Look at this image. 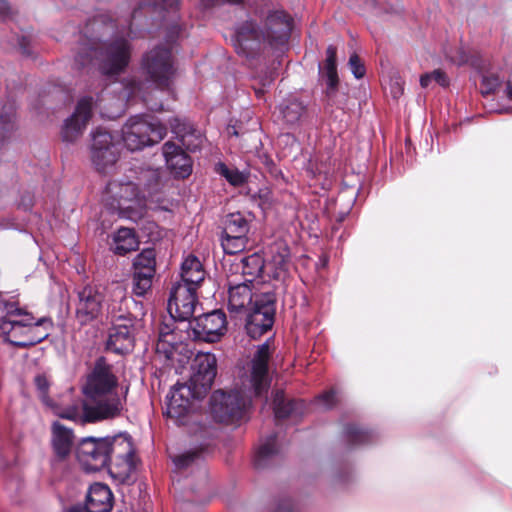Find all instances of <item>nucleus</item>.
I'll return each instance as SVG.
<instances>
[{
	"label": "nucleus",
	"instance_id": "f257e3e1",
	"mask_svg": "<svg viewBox=\"0 0 512 512\" xmlns=\"http://www.w3.org/2000/svg\"><path fill=\"white\" fill-rule=\"evenodd\" d=\"M293 19L283 10L268 11L263 27L253 21H246L236 27L233 44L238 54L254 57L260 52L282 50L288 44Z\"/></svg>",
	"mask_w": 512,
	"mask_h": 512
},
{
	"label": "nucleus",
	"instance_id": "f03ea898",
	"mask_svg": "<svg viewBox=\"0 0 512 512\" xmlns=\"http://www.w3.org/2000/svg\"><path fill=\"white\" fill-rule=\"evenodd\" d=\"M52 322L34 316L14 303L6 305V315L0 319V336L7 342L18 347L33 346L49 335Z\"/></svg>",
	"mask_w": 512,
	"mask_h": 512
},
{
	"label": "nucleus",
	"instance_id": "7ed1b4c3",
	"mask_svg": "<svg viewBox=\"0 0 512 512\" xmlns=\"http://www.w3.org/2000/svg\"><path fill=\"white\" fill-rule=\"evenodd\" d=\"M216 376L191 371L187 383L176 384L168 397L166 414L176 424L189 426L198 422L193 399H200L211 389Z\"/></svg>",
	"mask_w": 512,
	"mask_h": 512
},
{
	"label": "nucleus",
	"instance_id": "20e7f679",
	"mask_svg": "<svg viewBox=\"0 0 512 512\" xmlns=\"http://www.w3.org/2000/svg\"><path fill=\"white\" fill-rule=\"evenodd\" d=\"M147 196H151L150 191L147 194L140 193L137 185L132 182L113 181L106 187L104 201L120 217L137 221L145 213Z\"/></svg>",
	"mask_w": 512,
	"mask_h": 512
},
{
	"label": "nucleus",
	"instance_id": "39448f33",
	"mask_svg": "<svg viewBox=\"0 0 512 512\" xmlns=\"http://www.w3.org/2000/svg\"><path fill=\"white\" fill-rule=\"evenodd\" d=\"M166 132V127L158 120L134 116L123 126L122 138L127 149L137 151L160 142Z\"/></svg>",
	"mask_w": 512,
	"mask_h": 512
},
{
	"label": "nucleus",
	"instance_id": "423d86ee",
	"mask_svg": "<svg viewBox=\"0 0 512 512\" xmlns=\"http://www.w3.org/2000/svg\"><path fill=\"white\" fill-rule=\"evenodd\" d=\"M132 47L127 39L116 38L91 53V60H98V67L107 76L119 75L128 67Z\"/></svg>",
	"mask_w": 512,
	"mask_h": 512
},
{
	"label": "nucleus",
	"instance_id": "0eeeda50",
	"mask_svg": "<svg viewBox=\"0 0 512 512\" xmlns=\"http://www.w3.org/2000/svg\"><path fill=\"white\" fill-rule=\"evenodd\" d=\"M114 28V23L106 15H99L86 23L83 29L84 40L75 56V62L79 67L91 62L92 51L105 44V38L114 32Z\"/></svg>",
	"mask_w": 512,
	"mask_h": 512
},
{
	"label": "nucleus",
	"instance_id": "6e6552de",
	"mask_svg": "<svg viewBox=\"0 0 512 512\" xmlns=\"http://www.w3.org/2000/svg\"><path fill=\"white\" fill-rule=\"evenodd\" d=\"M142 69L157 87L168 88L175 75L170 49L155 47L148 51L143 56Z\"/></svg>",
	"mask_w": 512,
	"mask_h": 512
},
{
	"label": "nucleus",
	"instance_id": "1a4fd4ad",
	"mask_svg": "<svg viewBox=\"0 0 512 512\" xmlns=\"http://www.w3.org/2000/svg\"><path fill=\"white\" fill-rule=\"evenodd\" d=\"M90 150L92 163L100 172L113 167L119 158L118 140L106 130L92 132Z\"/></svg>",
	"mask_w": 512,
	"mask_h": 512
},
{
	"label": "nucleus",
	"instance_id": "9d476101",
	"mask_svg": "<svg viewBox=\"0 0 512 512\" xmlns=\"http://www.w3.org/2000/svg\"><path fill=\"white\" fill-rule=\"evenodd\" d=\"M223 329L224 313L214 310L190 320L187 333L193 340L214 343L221 339Z\"/></svg>",
	"mask_w": 512,
	"mask_h": 512
},
{
	"label": "nucleus",
	"instance_id": "9b49d317",
	"mask_svg": "<svg viewBox=\"0 0 512 512\" xmlns=\"http://www.w3.org/2000/svg\"><path fill=\"white\" fill-rule=\"evenodd\" d=\"M117 383V377L112 371V366L107 363L105 358L100 357L96 360L93 370L87 377L83 392L91 399L96 400L102 395L114 393Z\"/></svg>",
	"mask_w": 512,
	"mask_h": 512
},
{
	"label": "nucleus",
	"instance_id": "f8f14e48",
	"mask_svg": "<svg viewBox=\"0 0 512 512\" xmlns=\"http://www.w3.org/2000/svg\"><path fill=\"white\" fill-rule=\"evenodd\" d=\"M107 440L87 437L77 447V458L86 471H99L109 465Z\"/></svg>",
	"mask_w": 512,
	"mask_h": 512
},
{
	"label": "nucleus",
	"instance_id": "ddd939ff",
	"mask_svg": "<svg viewBox=\"0 0 512 512\" xmlns=\"http://www.w3.org/2000/svg\"><path fill=\"white\" fill-rule=\"evenodd\" d=\"M275 307L269 297L256 298L246 316L247 334L256 339L270 330L274 323Z\"/></svg>",
	"mask_w": 512,
	"mask_h": 512
},
{
	"label": "nucleus",
	"instance_id": "4468645a",
	"mask_svg": "<svg viewBox=\"0 0 512 512\" xmlns=\"http://www.w3.org/2000/svg\"><path fill=\"white\" fill-rule=\"evenodd\" d=\"M107 298L106 288L87 285L78 292L76 318L81 324H87L98 318Z\"/></svg>",
	"mask_w": 512,
	"mask_h": 512
},
{
	"label": "nucleus",
	"instance_id": "2eb2a0df",
	"mask_svg": "<svg viewBox=\"0 0 512 512\" xmlns=\"http://www.w3.org/2000/svg\"><path fill=\"white\" fill-rule=\"evenodd\" d=\"M156 273V253L154 249H144L133 261V293L144 296L152 287Z\"/></svg>",
	"mask_w": 512,
	"mask_h": 512
},
{
	"label": "nucleus",
	"instance_id": "dca6fc26",
	"mask_svg": "<svg viewBox=\"0 0 512 512\" xmlns=\"http://www.w3.org/2000/svg\"><path fill=\"white\" fill-rule=\"evenodd\" d=\"M197 289L179 282L173 285L167 306L174 319L184 321L192 317L197 303Z\"/></svg>",
	"mask_w": 512,
	"mask_h": 512
},
{
	"label": "nucleus",
	"instance_id": "f3484780",
	"mask_svg": "<svg viewBox=\"0 0 512 512\" xmlns=\"http://www.w3.org/2000/svg\"><path fill=\"white\" fill-rule=\"evenodd\" d=\"M106 294L107 314L111 324H119L118 319L126 324L141 322L128 311L129 298L126 295V288L121 283L115 282L107 286Z\"/></svg>",
	"mask_w": 512,
	"mask_h": 512
},
{
	"label": "nucleus",
	"instance_id": "a211bd4d",
	"mask_svg": "<svg viewBox=\"0 0 512 512\" xmlns=\"http://www.w3.org/2000/svg\"><path fill=\"white\" fill-rule=\"evenodd\" d=\"M337 49L333 45H329L326 49V59L323 66L319 65L321 77L326 81V96L330 104L335 105L339 109L346 106L347 96L342 93L338 94V74L336 65Z\"/></svg>",
	"mask_w": 512,
	"mask_h": 512
},
{
	"label": "nucleus",
	"instance_id": "6ab92c4d",
	"mask_svg": "<svg viewBox=\"0 0 512 512\" xmlns=\"http://www.w3.org/2000/svg\"><path fill=\"white\" fill-rule=\"evenodd\" d=\"M122 322L123 320L118 319L119 324H111L107 340V349L118 354H124L133 349L135 336L142 327V322L130 324Z\"/></svg>",
	"mask_w": 512,
	"mask_h": 512
},
{
	"label": "nucleus",
	"instance_id": "aec40b11",
	"mask_svg": "<svg viewBox=\"0 0 512 512\" xmlns=\"http://www.w3.org/2000/svg\"><path fill=\"white\" fill-rule=\"evenodd\" d=\"M92 107V97H84L79 100L75 112L64 123L62 129V138L64 141L73 142L82 135L91 118Z\"/></svg>",
	"mask_w": 512,
	"mask_h": 512
},
{
	"label": "nucleus",
	"instance_id": "412c9836",
	"mask_svg": "<svg viewBox=\"0 0 512 512\" xmlns=\"http://www.w3.org/2000/svg\"><path fill=\"white\" fill-rule=\"evenodd\" d=\"M95 401V405L84 407L83 420L85 422L115 418L120 415L123 409L121 399L116 393L102 395Z\"/></svg>",
	"mask_w": 512,
	"mask_h": 512
},
{
	"label": "nucleus",
	"instance_id": "4be33fe9",
	"mask_svg": "<svg viewBox=\"0 0 512 512\" xmlns=\"http://www.w3.org/2000/svg\"><path fill=\"white\" fill-rule=\"evenodd\" d=\"M270 359V346L266 341L261 344L253 359L251 370V384L256 395H260L269 387L268 362Z\"/></svg>",
	"mask_w": 512,
	"mask_h": 512
},
{
	"label": "nucleus",
	"instance_id": "5701e85b",
	"mask_svg": "<svg viewBox=\"0 0 512 512\" xmlns=\"http://www.w3.org/2000/svg\"><path fill=\"white\" fill-rule=\"evenodd\" d=\"M250 404V398L242 390L235 389L226 393V427H238L245 422Z\"/></svg>",
	"mask_w": 512,
	"mask_h": 512
},
{
	"label": "nucleus",
	"instance_id": "b1692460",
	"mask_svg": "<svg viewBox=\"0 0 512 512\" xmlns=\"http://www.w3.org/2000/svg\"><path fill=\"white\" fill-rule=\"evenodd\" d=\"M112 502L113 496L109 487L102 483H95L89 488L85 507H73L68 512H109Z\"/></svg>",
	"mask_w": 512,
	"mask_h": 512
},
{
	"label": "nucleus",
	"instance_id": "393cba45",
	"mask_svg": "<svg viewBox=\"0 0 512 512\" xmlns=\"http://www.w3.org/2000/svg\"><path fill=\"white\" fill-rule=\"evenodd\" d=\"M162 150L166 165L171 173L179 178H186L191 174V159L180 146L168 141L163 145Z\"/></svg>",
	"mask_w": 512,
	"mask_h": 512
},
{
	"label": "nucleus",
	"instance_id": "a878e982",
	"mask_svg": "<svg viewBox=\"0 0 512 512\" xmlns=\"http://www.w3.org/2000/svg\"><path fill=\"white\" fill-rule=\"evenodd\" d=\"M108 446L109 464L112 462L125 463L129 468L133 456V446L127 434H118L113 437H105Z\"/></svg>",
	"mask_w": 512,
	"mask_h": 512
},
{
	"label": "nucleus",
	"instance_id": "bb28decb",
	"mask_svg": "<svg viewBox=\"0 0 512 512\" xmlns=\"http://www.w3.org/2000/svg\"><path fill=\"white\" fill-rule=\"evenodd\" d=\"M251 283V281L238 284L228 283V309L230 313H246V305L252 302V291L249 285Z\"/></svg>",
	"mask_w": 512,
	"mask_h": 512
},
{
	"label": "nucleus",
	"instance_id": "cd10ccee",
	"mask_svg": "<svg viewBox=\"0 0 512 512\" xmlns=\"http://www.w3.org/2000/svg\"><path fill=\"white\" fill-rule=\"evenodd\" d=\"M74 435L71 429L65 427L59 422L52 425V447L55 455L60 459H65L71 452Z\"/></svg>",
	"mask_w": 512,
	"mask_h": 512
},
{
	"label": "nucleus",
	"instance_id": "c85d7f7f",
	"mask_svg": "<svg viewBox=\"0 0 512 512\" xmlns=\"http://www.w3.org/2000/svg\"><path fill=\"white\" fill-rule=\"evenodd\" d=\"M181 281L179 283L187 284L189 286L199 287L201 282L205 279V271L200 260L194 256H187L182 265L180 272Z\"/></svg>",
	"mask_w": 512,
	"mask_h": 512
},
{
	"label": "nucleus",
	"instance_id": "c756f323",
	"mask_svg": "<svg viewBox=\"0 0 512 512\" xmlns=\"http://www.w3.org/2000/svg\"><path fill=\"white\" fill-rule=\"evenodd\" d=\"M172 132L180 139L182 145L190 151H195L201 145L202 139L190 123L175 118L170 123Z\"/></svg>",
	"mask_w": 512,
	"mask_h": 512
},
{
	"label": "nucleus",
	"instance_id": "7c9ffc66",
	"mask_svg": "<svg viewBox=\"0 0 512 512\" xmlns=\"http://www.w3.org/2000/svg\"><path fill=\"white\" fill-rule=\"evenodd\" d=\"M206 422L210 425L224 423V390H215L207 400L204 408Z\"/></svg>",
	"mask_w": 512,
	"mask_h": 512
},
{
	"label": "nucleus",
	"instance_id": "2f4dec72",
	"mask_svg": "<svg viewBox=\"0 0 512 512\" xmlns=\"http://www.w3.org/2000/svg\"><path fill=\"white\" fill-rule=\"evenodd\" d=\"M279 117L289 127L297 125L305 111V106L295 97L284 99L278 105Z\"/></svg>",
	"mask_w": 512,
	"mask_h": 512
},
{
	"label": "nucleus",
	"instance_id": "473e14b6",
	"mask_svg": "<svg viewBox=\"0 0 512 512\" xmlns=\"http://www.w3.org/2000/svg\"><path fill=\"white\" fill-rule=\"evenodd\" d=\"M273 412L276 419L299 415L303 409L302 401H285L284 392L277 390L273 394Z\"/></svg>",
	"mask_w": 512,
	"mask_h": 512
},
{
	"label": "nucleus",
	"instance_id": "72a5a7b5",
	"mask_svg": "<svg viewBox=\"0 0 512 512\" xmlns=\"http://www.w3.org/2000/svg\"><path fill=\"white\" fill-rule=\"evenodd\" d=\"M276 434H271L261 441L254 456V466L263 469L275 457L279 450L276 443Z\"/></svg>",
	"mask_w": 512,
	"mask_h": 512
},
{
	"label": "nucleus",
	"instance_id": "f704fd0d",
	"mask_svg": "<svg viewBox=\"0 0 512 512\" xmlns=\"http://www.w3.org/2000/svg\"><path fill=\"white\" fill-rule=\"evenodd\" d=\"M139 241L132 229L120 228L114 236L113 251L119 255H125L128 252L138 248Z\"/></svg>",
	"mask_w": 512,
	"mask_h": 512
},
{
	"label": "nucleus",
	"instance_id": "c9c22d12",
	"mask_svg": "<svg viewBox=\"0 0 512 512\" xmlns=\"http://www.w3.org/2000/svg\"><path fill=\"white\" fill-rule=\"evenodd\" d=\"M251 172L249 166L244 163L239 167L226 166V182L231 186L239 188L240 193L248 194L247 184L249 182Z\"/></svg>",
	"mask_w": 512,
	"mask_h": 512
},
{
	"label": "nucleus",
	"instance_id": "e433bc0d",
	"mask_svg": "<svg viewBox=\"0 0 512 512\" xmlns=\"http://www.w3.org/2000/svg\"><path fill=\"white\" fill-rule=\"evenodd\" d=\"M248 231L249 223L240 212L230 213L226 216V240H228V234L247 236Z\"/></svg>",
	"mask_w": 512,
	"mask_h": 512
},
{
	"label": "nucleus",
	"instance_id": "4c0bfd02",
	"mask_svg": "<svg viewBox=\"0 0 512 512\" xmlns=\"http://www.w3.org/2000/svg\"><path fill=\"white\" fill-rule=\"evenodd\" d=\"M191 371L216 376V358L210 353H198L192 361Z\"/></svg>",
	"mask_w": 512,
	"mask_h": 512
},
{
	"label": "nucleus",
	"instance_id": "58836bf2",
	"mask_svg": "<svg viewBox=\"0 0 512 512\" xmlns=\"http://www.w3.org/2000/svg\"><path fill=\"white\" fill-rule=\"evenodd\" d=\"M344 437L348 443L353 446L370 443L373 434L356 424H348L344 428Z\"/></svg>",
	"mask_w": 512,
	"mask_h": 512
},
{
	"label": "nucleus",
	"instance_id": "ea45409f",
	"mask_svg": "<svg viewBox=\"0 0 512 512\" xmlns=\"http://www.w3.org/2000/svg\"><path fill=\"white\" fill-rule=\"evenodd\" d=\"M204 448L196 446L172 457L173 463L178 469H186L196 463L202 456Z\"/></svg>",
	"mask_w": 512,
	"mask_h": 512
},
{
	"label": "nucleus",
	"instance_id": "a19ab883",
	"mask_svg": "<svg viewBox=\"0 0 512 512\" xmlns=\"http://www.w3.org/2000/svg\"><path fill=\"white\" fill-rule=\"evenodd\" d=\"M228 235V240H226V254L234 255L244 251L247 244V236Z\"/></svg>",
	"mask_w": 512,
	"mask_h": 512
},
{
	"label": "nucleus",
	"instance_id": "79ce46f5",
	"mask_svg": "<svg viewBox=\"0 0 512 512\" xmlns=\"http://www.w3.org/2000/svg\"><path fill=\"white\" fill-rule=\"evenodd\" d=\"M34 383H35V386L37 388V391L39 393V397L41 398V400L46 405H51V401L48 398V390H49V386H50V382H49L48 378L43 374H39V375L35 376Z\"/></svg>",
	"mask_w": 512,
	"mask_h": 512
},
{
	"label": "nucleus",
	"instance_id": "37998d69",
	"mask_svg": "<svg viewBox=\"0 0 512 512\" xmlns=\"http://www.w3.org/2000/svg\"><path fill=\"white\" fill-rule=\"evenodd\" d=\"M348 65L351 70V73L354 75L356 79H361L364 77L366 69L363 62L356 53H353L350 56Z\"/></svg>",
	"mask_w": 512,
	"mask_h": 512
},
{
	"label": "nucleus",
	"instance_id": "c03bdc74",
	"mask_svg": "<svg viewBox=\"0 0 512 512\" xmlns=\"http://www.w3.org/2000/svg\"><path fill=\"white\" fill-rule=\"evenodd\" d=\"M501 84V80L497 75H485L482 78V93L490 94L494 92Z\"/></svg>",
	"mask_w": 512,
	"mask_h": 512
},
{
	"label": "nucleus",
	"instance_id": "a18cd8bd",
	"mask_svg": "<svg viewBox=\"0 0 512 512\" xmlns=\"http://www.w3.org/2000/svg\"><path fill=\"white\" fill-rule=\"evenodd\" d=\"M389 90L393 99H398L403 95L404 80L400 75H394L390 78Z\"/></svg>",
	"mask_w": 512,
	"mask_h": 512
},
{
	"label": "nucleus",
	"instance_id": "49530a36",
	"mask_svg": "<svg viewBox=\"0 0 512 512\" xmlns=\"http://www.w3.org/2000/svg\"><path fill=\"white\" fill-rule=\"evenodd\" d=\"M336 403V393L333 390L327 391L316 398V405L323 409H330Z\"/></svg>",
	"mask_w": 512,
	"mask_h": 512
},
{
	"label": "nucleus",
	"instance_id": "de8ad7c7",
	"mask_svg": "<svg viewBox=\"0 0 512 512\" xmlns=\"http://www.w3.org/2000/svg\"><path fill=\"white\" fill-rule=\"evenodd\" d=\"M15 113L12 107L8 111L0 114V133L13 128Z\"/></svg>",
	"mask_w": 512,
	"mask_h": 512
},
{
	"label": "nucleus",
	"instance_id": "09e8293b",
	"mask_svg": "<svg viewBox=\"0 0 512 512\" xmlns=\"http://www.w3.org/2000/svg\"><path fill=\"white\" fill-rule=\"evenodd\" d=\"M53 409L55 414L65 419L76 420L79 417V412L76 408H68L65 411H60L58 407H53Z\"/></svg>",
	"mask_w": 512,
	"mask_h": 512
},
{
	"label": "nucleus",
	"instance_id": "8fccbe9b",
	"mask_svg": "<svg viewBox=\"0 0 512 512\" xmlns=\"http://www.w3.org/2000/svg\"><path fill=\"white\" fill-rule=\"evenodd\" d=\"M433 81L437 82L440 86L445 87L449 84L447 75L440 69L432 72Z\"/></svg>",
	"mask_w": 512,
	"mask_h": 512
},
{
	"label": "nucleus",
	"instance_id": "3c124183",
	"mask_svg": "<svg viewBox=\"0 0 512 512\" xmlns=\"http://www.w3.org/2000/svg\"><path fill=\"white\" fill-rule=\"evenodd\" d=\"M179 0H155V5L163 9L176 8Z\"/></svg>",
	"mask_w": 512,
	"mask_h": 512
},
{
	"label": "nucleus",
	"instance_id": "603ef678",
	"mask_svg": "<svg viewBox=\"0 0 512 512\" xmlns=\"http://www.w3.org/2000/svg\"><path fill=\"white\" fill-rule=\"evenodd\" d=\"M274 512H293V505L292 502L289 499L283 500Z\"/></svg>",
	"mask_w": 512,
	"mask_h": 512
},
{
	"label": "nucleus",
	"instance_id": "864d4df0",
	"mask_svg": "<svg viewBox=\"0 0 512 512\" xmlns=\"http://www.w3.org/2000/svg\"><path fill=\"white\" fill-rule=\"evenodd\" d=\"M432 76H433L432 72L431 73L423 74L420 77V85H421V87L427 88L430 85V83L433 81Z\"/></svg>",
	"mask_w": 512,
	"mask_h": 512
},
{
	"label": "nucleus",
	"instance_id": "5fc2aeb1",
	"mask_svg": "<svg viewBox=\"0 0 512 512\" xmlns=\"http://www.w3.org/2000/svg\"><path fill=\"white\" fill-rule=\"evenodd\" d=\"M221 0H199V5L203 9H209L218 4Z\"/></svg>",
	"mask_w": 512,
	"mask_h": 512
},
{
	"label": "nucleus",
	"instance_id": "6e6d98bb",
	"mask_svg": "<svg viewBox=\"0 0 512 512\" xmlns=\"http://www.w3.org/2000/svg\"><path fill=\"white\" fill-rule=\"evenodd\" d=\"M505 95L507 99L512 102V84L511 82H508L505 89Z\"/></svg>",
	"mask_w": 512,
	"mask_h": 512
},
{
	"label": "nucleus",
	"instance_id": "4d7b16f0",
	"mask_svg": "<svg viewBox=\"0 0 512 512\" xmlns=\"http://www.w3.org/2000/svg\"><path fill=\"white\" fill-rule=\"evenodd\" d=\"M345 481H346V480L344 479L343 475H341V474H337V475H334V476L332 477V482H333L334 484H342V483H344Z\"/></svg>",
	"mask_w": 512,
	"mask_h": 512
},
{
	"label": "nucleus",
	"instance_id": "13d9d810",
	"mask_svg": "<svg viewBox=\"0 0 512 512\" xmlns=\"http://www.w3.org/2000/svg\"><path fill=\"white\" fill-rule=\"evenodd\" d=\"M231 134L235 135V136L238 135L236 128L234 126H232V127L226 126V135H231Z\"/></svg>",
	"mask_w": 512,
	"mask_h": 512
},
{
	"label": "nucleus",
	"instance_id": "bf43d9fd",
	"mask_svg": "<svg viewBox=\"0 0 512 512\" xmlns=\"http://www.w3.org/2000/svg\"><path fill=\"white\" fill-rule=\"evenodd\" d=\"M216 170L220 175L224 176V163H219Z\"/></svg>",
	"mask_w": 512,
	"mask_h": 512
},
{
	"label": "nucleus",
	"instance_id": "052dcab7",
	"mask_svg": "<svg viewBox=\"0 0 512 512\" xmlns=\"http://www.w3.org/2000/svg\"><path fill=\"white\" fill-rule=\"evenodd\" d=\"M220 242H221V246L224 247V231H222L220 234Z\"/></svg>",
	"mask_w": 512,
	"mask_h": 512
},
{
	"label": "nucleus",
	"instance_id": "680f3d73",
	"mask_svg": "<svg viewBox=\"0 0 512 512\" xmlns=\"http://www.w3.org/2000/svg\"><path fill=\"white\" fill-rule=\"evenodd\" d=\"M242 0H226V3H230V4H238L240 3Z\"/></svg>",
	"mask_w": 512,
	"mask_h": 512
},
{
	"label": "nucleus",
	"instance_id": "e2e57ef3",
	"mask_svg": "<svg viewBox=\"0 0 512 512\" xmlns=\"http://www.w3.org/2000/svg\"><path fill=\"white\" fill-rule=\"evenodd\" d=\"M247 259L244 257H241L240 263L242 264V268H244V265L246 263Z\"/></svg>",
	"mask_w": 512,
	"mask_h": 512
},
{
	"label": "nucleus",
	"instance_id": "0e129e2a",
	"mask_svg": "<svg viewBox=\"0 0 512 512\" xmlns=\"http://www.w3.org/2000/svg\"><path fill=\"white\" fill-rule=\"evenodd\" d=\"M152 177L155 179V182L158 185V176L155 172L152 173Z\"/></svg>",
	"mask_w": 512,
	"mask_h": 512
},
{
	"label": "nucleus",
	"instance_id": "69168bd1",
	"mask_svg": "<svg viewBox=\"0 0 512 512\" xmlns=\"http://www.w3.org/2000/svg\"><path fill=\"white\" fill-rule=\"evenodd\" d=\"M234 266H236L235 271H237L239 269V264H231V270H233V271H234V269H233Z\"/></svg>",
	"mask_w": 512,
	"mask_h": 512
}]
</instances>
